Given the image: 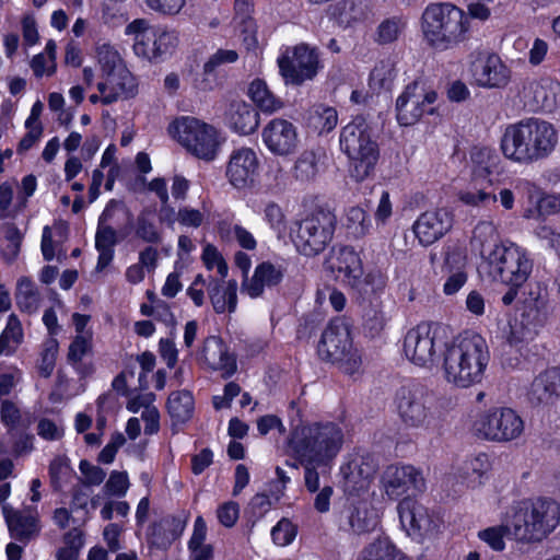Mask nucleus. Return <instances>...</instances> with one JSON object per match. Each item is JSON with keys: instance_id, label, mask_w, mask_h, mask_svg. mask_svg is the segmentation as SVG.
<instances>
[{"instance_id": "b1692460", "label": "nucleus", "mask_w": 560, "mask_h": 560, "mask_svg": "<svg viewBox=\"0 0 560 560\" xmlns=\"http://www.w3.org/2000/svg\"><path fill=\"white\" fill-rule=\"evenodd\" d=\"M523 100L532 110L551 113L560 106V84L549 79L529 81L523 88Z\"/></svg>"}, {"instance_id": "4be33fe9", "label": "nucleus", "mask_w": 560, "mask_h": 560, "mask_svg": "<svg viewBox=\"0 0 560 560\" xmlns=\"http://www.w3.org/2000/svg\"><path fill=\"white\" fill-rule=\"evenodd\" d=\"M544 308L545 298L539 293L534 306L529 303L526 305L522 319L510 323L505 338L511 346H518L534 339L537 334V327L545 319Z\"/></svg>"}, {"instance_id": "49530a36", "label": "nucleus", "mask_w": 560, "mask_h": 560, "mask_svg": "<svg viewBox=\"0 0 560 560\" xmlns=\"http://www.w3.org/2000/svg\"><path fill=\"white\" fill-rule=\"evenodd\" d=\"M167 409L172 419L176 422H185L194 411V398L188 390H178L170 395Z\"/></svg>"}, {"instance_id": "c85d7f7f", "label": "nucleus", "mask_w": 560, "mask_h": 560, "mask_svg": "<svg viewBox=\"0 0 560 560\" xmlns=\"http://www.w3.org/2000/svg\"><path fill=\"white\" fill-rule=\"evenodd\" d=\"M284 277V269L280 265H273L269 261L259 264L250 279H244L242 282V292L252 299L262 294L265 288H271L279 284Z\"/></svg>"}, {"instance_id": "423d86ee", "label": "nucleus", "mask_w": 560, "mask_h": 560, "mask_svg": "<svg viewBox=\"0 0 560 560\" xmlns=\"http://www.w3.org/2000/svg\"><path fill=\"white\" fill-rule=\"evenodd\" d=\"M168 132L188 153L205 162L214 161L225 142L220 129L195 117L174 120Z\"/></svg>"}, {"instance_id": "ddd939ff", "label": "nucleus", "mask_w": 560, "mask_h": 560, "mask_svg": "<svg viewBox=\"0 0 560 560\" xmlns=\"http://www.w3.org/2000/svg\"><path fill=\"white\" fill-rule=\"evenodd\" d=\"M396 406L399 418L409 428L429 425L432 412V397L419 385L402 386L396 394Z\"/></svg>"}, {"instance_id": "6e6d98bb", "label": "nucleus", "mask_w": 560, "mask_h": 560, "mask_svg": "<svg viewBox=\"0 0 560 560\" xmlns=\"http://www.w3.org/2000/svg\"><path fill=\"white\" fill-rule=\"evenodd\" d=\"M96 58L102 74L109 71L127 69L118 50L110 44H100L96 48Z\"/></svg>"}, {"instance_id": "f704fd0d", "label": "nucleus", "mask_w": 560, "mask_h": 560, "mask_svg": "<svg viewBox=\"0 0 560 560\" xmlns=\"http://www.w3.org/2000/svg\"><path fill=\"white\" fill-rule=\"evenodd\" d=\"M229 125L231 129L240 135L254 132L258 125L257 112L243 101L233 102L230 106Z\"/></svg>"}, {"instance_id": "09e8293b", "label": "nucleus", "mask_w": 560, "mask_h": 560, "mask_svg": "<svg viewBox=\"0 0 560 560\" xmlns=\"http://www.w3.org/2000/svg\"><path fill=\"white\" fill-rule=\"evenodd\" d=\"M400 551L387 537H378L361 552V560H398Z\"/></svg>"}, {"instance_id": "4d7b16f0", "label": "nucleus", "mask_w": 560, "mask_h": 560, "mask_svg": "<svg viewBox=\"0 0 560 560\" xmlns=\"http://www.w3.org/2000/svg\"><path fill=\"white\" fill-rule=\"evenodd\" d=\"M65 226L56 224L52 228L46 225L42 234V253L45 260H52L56 256V250L65 236Z\"/></svg>"}, {"instance_id": "5701e85b", "label": "nucleus", "mask_w": 560, "mask_h": 560, "mask_svg": "<svg viewBox=\"0 0 560 560\" xmlns=\"http://www.w3.org/2000/svg\"><path fill=\"white\" fill-rule=\"evenodd\" d=\"M125 35L131 38L136 57L156 65L158 27L145 19H136L126 25Z\"/></svg>"}, {"instance_id": "69168bd1", "label": "nucleus", "mask_w": 560, "mask_h": 560, "mask_svg": "<svg viewBox=\"0 0 560 560\" xmlns=\"http://www.w3.org/2000/svg\"><path fill=\"white\" fill-rule=\"evenodd\" d=\"M510 524L506 526H494L489 527L479 532V538L488 544L494 550H503L504 549V535L510 534L509 530Z\"/></svg>"}, {"instance_id": "4468645a", "label": "nucleus", "mask_w": 560, "mask_h": 560, "mask_svg": "<svg viewBox=\"0 0 560 560\" xmlns=\"http://www.w3.org/2000/svg\"><path fill=\"white\" fill-rule=\"evenodd\" d=\"M380 482L382 491L392 500H397L405 494H416L425 489L422 471L408 464L388 465L383 470Z\"/></svg>"}, {"instance_id": "5fc2aeb1", "label": "nucleus", "mask_w": 560, "mask_h": 560, "mask_svg": "<svg viewBox=\"0 0 560 560\" xmlns=\"http://www.w3.org/2000/svg\"><path fill=\"white\" fill-rule=\"evenodd\" d=\"M490 469V460L487 454L480 453L468 459L464 467V476L469 487H476L481 483L482 477Z\"/></svg>"}, {"instance_id": "0e129e2a", "label": "nucleus", "mask_w": 560, "mask_h": 560, "mask_svg": "<svg viewBox=\"0 0 560 560\" xmlns=\"http://www.w3.org/2000/svg\"><path fill=\"white\" fill-rule=\"evenodd\" d=\"M79 470L83 476L81 482L84 486H100L106 478V471L103 468L95 466L85 459L80 462Z\"/></svg>"}, {"instance_id": "cd10ccee", "label": "nucleus", "mask_w": 560, "mask_h": 560, "mask_svg": "<svg viewBox=\"0 0 560 560\" xmlns=\"http://www.w3.org/2000/svg\"><path fill=\"white\" fill-rule=\"evenodd\" d=\"M199 359L209 369L221 372L223 377L232 376L237 369L235 357L229 352L225 343L217 336H209L203 340Z\"/></svg>"}, {"instance_id": "58836bf2", "label": "nucleus", "mask_w": 560, "mask_h": 560, "mask_svg": "<svg viewBox=\"0 0 560 560\" xmlns=\"http://www.w3.org/2000/svg\"><path fill=\"white\" fill-rule=\"evenodd\" d=\"M253 103L265 114H272L283 107V102L277 97L264 80H254L248 88Z\"/></svg>"}, {"instance_id": "9b49d317", "label": "nucleus", "mask_w": 560, "mask_h": 560, "mask_svg": "<svg viewBox=\"0 0 560 560\" xmlns=\"http://www.w3.org/2000/svg\"><path fill=\"white\" fill-rule=\"evenodd\" d=\"M525 430L522 417L509 407H492L480 412L472 423V432L479 439L506 443L518 440Z\"/></svg>"}, {"instance_id": "4c0bfd02", "label": "nucleus", "mask_w": 560, "mask_h": 560, "mask_svg": "<svg viewBox=\"0 0 560 560\" xmlns=\"http://www.w3.org/2000/svg\"><path fill=\"white\" fill-rule=\"evenodd\" d=\"M93 351V335L75 336L68 348L67 359L74 370L81 375H88L92 369L83 363L86 355Z\"/></svg>"}, {"instance_id": "39448f33", "label": "nucleus", "mask_w": 560, "mask_h": 560, "mask_svg": "<svg viewBox=\"0 0 560 560\" xmlns=\"http://www.w3.org/2000/svg\"><path fill=\"white\" fill-rule=\"evenodd\" d=\"M481 268L493 281L522 287L533 271V260L525 248L502 242L485 253Z\"/></svg>"}, {"instance_id": "a878e982", "label": "nucleus", "mask_w": 560, "mask_h": 560, "mask_svg": "<svg viewBox=\"0 0 560 560\" xmlns=\"http://www.w3.org/2000/svg\"><path fill=\"white\" fill-rule=\"evenodd\" d=\"M97 90L103 95V104L109 105L119 98H128L137 93L136 78L128 69L105 72L97 83Z\"/></svg>"}, {"instance_id": "72a5a7b5", "label": "nucleus", "mask_w": 560, "mask_h": 560, "mask_svg": "<svg viewBox=\"0 0 560 560\" xmlns=\"http://www.w3.org/2000/svg\"><path fill=\"white\" fill-rule=\"evenodd\" d=\"M235 24L240 32L242 44L250 51L258 47L257 25L252 16L253 7L247 0H236L235 4Z\"/></svg>"}, {"instance_id": "aec40b11", "label": "nucleus", "mask_w": 560, "mask_h": 560, "mask_svg": "<svg viewBox=\"0 0 560 560\" xmlns=\"http://www.w3.org/2000/svg\"><path fill=\"white\" fill-rule=\"evenodd\" d=\"M261 138L267 149L279 156L292 154L299 145L298 128L282 118L271 119L264 127Z\"/></svg>"}, {"instance_id": "473e14b6", "label": "nucleus", "mask_w": 560, "mask_h": 560, "mask_svg": "<svg viewBox=\"0 0 560 560\" xmlns=\"http://www.w3.org/2000/svg\"><path fill=\"white\" fill-rule=\"evenodd\" d=\"M560 394V368H550L535 377L528 396L532 401L547 404Z\"/></svg>"}, {"instance_id": "3c124183", "label": "nucleus", "mask_w": 560, "mask_h": 560, "mask_svg": "<svg viewBox=\"0 0 560 560\" xmlns=\"http://www.w3.org/2000/svg\"><path fill=\"white\" fill-rule=\"evenodd\" d=\"M209 214L210 209L206 201H202L200 208H192L191 206L179 207L176 220L183 228L197 230L208 221Z\"/></svg>"}, {"instance_id": "79ce46f5", "label": "nucleus", "mask_w": 560, "mask_h": 560, "mask_svg": "<svg viewBox=\"0 0 560 560\" xmlns=\"http://www.w3.org/2000/svg\"><path fill=\"white\" fill-rule=\"evenodd\" d=\"M378 524L377 514L368 503L355 505L349 515V525L354 534L361 535L372 532Z\"/></svg>"}, {"instance_id": "7c9ffc66", "label": "nucleus", "mask_w": 560, "mask_h": 560, "mask_svg": "<svg viewBox=\"0 0 560 560\" xmlns=\"http://www.w3.org/2000/svg\"><path fill=\"white\" fill-rule=\"evenodd\" d=\"M458 200L467 207L480 208L494 205L498 200L492 180L472 176L470 184L458 192Z\"/></svg>"}, {"instance_id": "a18cd8bd", "label": "nucleus", "mask_w": 560, "mask_h": 560, "mask_svg": "<svg viewBox=\"0 0 560 560\" xmlns=\"http://www.w3.org/2000/svg\"><path fill=\"white\" fill-rule=\"evenodd\" d=\"M334 10L340 22L347 24L366 19L370 12L368 0H341Z\"/></svg>"}, {"instance_id": "7ed1b4c3", "label": "nucleus", "mask_w": 560, "mask_h": 560, "mask_svg": "<svg viewBox=\"0 0 560 560\" xmlns=\"http://www.w3.org/2000/svg\"><path fill=\"white\" fill-rule=\"evenodd\" d=\"M343 443L342 428L331 421L300 423L288 439V446L300 463L319 465H329Z\"/></svg>"}, {"instance_id": "864d4df0", "label": "nucleus", "mask_w": 560, "mask_h": 560, "mask_svg": "<svg viewBox=\"0 0 560 560\" xmlns=\"http://www.w3.org/2000/svg\"><path fill=\"white\" fill-rule=\"evenodd\" d=\"M178 45L179 36L175 30L158 27L156 63L170 59L176 52Z\"/></svg>"}, {"instance_id": "bf43d9fd", "label": "nucleus", "mask_w": 560, "mask_h": 560, "mask_svg": "<svg viewBox=\"0 0 560 560\" xmlns=\"http://www.w3.org/2000/svg\"><path fill=\"white\" fill-rule=\"evenodd\" d=\"M395 68L392 61L382 60L372 70L370 74V84L373 88L388 89L395 79Z\"/></svg>"}, {"instance_id": "052dcab7", "label": "nucleus", "mask_w": 560, "mask_h": 560, "mask_svg": "<svg viewBox=\"0 0 560 560\" xmlns=\"http://www.w3.org/2000/svg\"><path fill=\"white\" fill-rule=\"evenodd\" d=\"M404 28L405 23L400 19L384 20L377 26L375 40L382 45L390 44L398 39Z\"/></svg>"}, {"instance_id": "f8f14e48", "label": "nucleus", "mask_w": 560, "mask_h": 560, "mask_svg": "<svg viewBox=\"0 0 560 560\" xmlns=\"http://www.w3.org/2000/svg\"><path fill=\"white\" fill-rule=\"evenodd\" d=\"M277 62L287 85L300 86L313 81L323 69L317 48L306 43L287 47Z\"/></svg>"}, {"instance_id": "f3484780", "label": "nucleus", "mask_w": 560, "mask_h": 560, "mask_svg": "<svg viewBox=\"0 0 560 560\" xmlns=\"http://www.w3.org/2000/svg\"><path fill=\"white\" fill-rule=\"evenodd\" d=\"M455 221L454 212L439 207L422 212L412 224V231L422 246H430L447 234Z\"/></svg>"}, {"instance_id": "680f3d73", "label": "nucleus", "mask_w": 560, "mask_h": 560, "mask_svg": "<svg viewBox=\"0 0 560 560\" xmlns=\"http://www.w3.org/2000/svg\"><path fill=\"white\" fill-rule=\"evenodd\" d=\"M296 534V526L288 518L280 520L271 529L272 541L279 547L291 545Z\"/></svg>"}, {"instance_id": "6ab92c4d", "label": "nucleus", "mask_w": 560, "mask_h": 560, "mask_svg": "<svg viewBox=\"0 0 560 560\" xmlns=\"http://www.w3.org/2000/svg\"><path fill=\"white\" fill-rule=\"evenodd\" d=\"M327 262L338 280L352 289L361 290L364 283L363 265L353 247L340 246L334 248Z\"/></svg>"}, {"instance_id": "412c9836", "label": "nucleus", "mask_w": 560, "mask_h": 560, "mask_svg": "<svg viewBox=\"0 0 560 560\" xmlns=\"http://www.w3.org/2000/svg\"><path fill=\"white\" fill-rule=\"evenodd\" d=\"M352 350L348 326L341 320H332L324 330L318 343V354L323 360L342 361Z\"/></svg>"}, {"instance_id": "e433bc0d", "label": "nucleus", "mask_w": 560, "mask_h": 560, "mask_svg": "<svg viewBox=\"0 0 560 560\" xmlns=\"http://www.w3.org/2000/svg\"><path fill=\"white\" fill-rule=\"evenodd\" d=\"M343 226L348 238L361 240L372 230L370 214L361 207H350L345 214Z\"/></svg>"}, {"instance_id": "c03bdc74", "label": "nucleus", "mask_w": 560, "mask_h": 560, "mask_svg": "<svg viewBox=\"0 0 560 560\" xmlns=\"http://www.w3.org/2000/svg\"><path fill=\"white\" fill-rule=\"evenodd\" d=\"M308 124L318 133H328L338 124V113L335 107L317 104L310 112Z\"/></svg>"}, {"instance_id": "e2e57ef3", "label": "nucleus", "mask_w": 560, "mask_h": 560, "mask_svg": "<svg viewBox=\"0 0 560 560\" xmlns=\"http://www.w3.org/2000/svg\"><path fill=\"white\" fill-rule=\"evenodd\" d=\"M202 261L209 270L215 268L221 279L228 276L229 268L226 261L214 245L207 244L203 247Z\"/></svg>"}, {"instance_id": "6e6552de", "label": "nucleus", "mask_w": 560, "mask_h": 560, "mask_svg": "<svg viewBox=\"0 0 560 560\" xmlns=\"http://www.w3.org/2000/svg\"><path fill=\"white\" fill-rule=\"evenodd\" d=\"M421 30L429 45L445 49L463 38L467 18L451 3H432L422 13Z\"/></svg>"}, {"instance_id": "774afa93", "label": "nucleus", "mask_w": 560, "mask_h": 560, "mask_svg": "<svg viewBox=\"0 0 560 560\" xmlns=\"http://www.w3.org/2000/svg\"><path fill=\"white\" fill-rule=\"evenodd\" d=\"M268 187L275 191H283L289 184V175L279 163L271 165L267 172Z\"/></svg>"}, {"instance_id": "393cba45", "label": "nucleus", "mask_w": 560, "mask_h": 560, "mask_svg": "<svg viewBox=\"0 0 560 560\" xmlns=\"http://www.w3.org/2000/svg\"><path fill=\"white\" fill-rule=\"evenodd\" d=\"M472 78L480 88L503 89L511 80V70L498 55L490 54L474 63Z\"/></svg>"}, {"instance_id": "2f4dec72", "label": "nucleus", "mask_w": 560, "mask_h": 560, "mask_svg": "<svg viewBox=\"0 0 560 560\" xmlns=\"http://www.w3.org/2000/svg\"><path fill=\"white\" fill-rule=\"evenodd\" d=\"M208 293L215 313H233L237 306V282L211 279Z\"/></svg>"}, {"instance_id": "a211bd4d", "label": "nucleus", "mask_w": 560, "mask_h": 560, "mask_svg": "<svg viewBox=\"0 0 560 560\" xmlns=\"http://www.w3.org/2000/svg\"><path fill=\"white\" fill-rule=\"evenodd\" d=\"M259 158L250 148H238L231 152L225 166V177L235 189L252 187L259 173Z\"/></svg>"}, {"instance_id": "ea45409f", "label": "nucleus", "mask_w": 560, "mask_h": 560, "mask_svg": "<svg viewBox=\"0 0 560 560\" xmlns=\"http://www.w3.org/2000/svg\"><path fill=\"white\" fill-rule=\"evenodd\" d=\"M319 172L320 156L313 150H305L295 160L292 176L295 180L307 184L314 182Z\"/></svg>"}, {"instance_id": "de8ad7c7", "label": "nucleus", "mask_w": 560, "mask_h": 560, "mask_svg": "<svg viewBox=\"0 0 560 560\" xmlns=\"http://www.w3.org/2000/svg\"><path fill=\"white\" fill-rule=\"evenodd\" d=\"M498 234L495 226L491 222H479L472 232L471 246L478 250L482 261H485V253L491 250L497 245Z\"/></svg>"}, {"instance_id": "1a4fd4ad", "label": "nucleus", "mask_w": 560, "mask_h": 560, "mask_svg": "<svg viewBox=\"0 0 560 560\" xmlns=\"http://www.w3.org/2000/svg\"><path fill=\"white\" fill-rule=\"evenodd\" d=\"M337 218L329 211L318 209L295 223L291 238L296 250L306 257L323 253L331 243L336 231Z\"/></svg>"}, {"instance_id": "13d9d810", "label": "nucleus", "mask_w": 560, "mask_h": 560, "mask_svg": "<svg viewBox=\"0 0 560 560\" xmlns=\"http://www.w3.org/2000/svg\"><path fill=\"white\" fill-rule=\"evenodd\" d=\"M471 160L475 163L472 176L488 178L497 165L498 156L491 149L480 148L471 153Z\"/></svg>"}, {"instance_id": "2eb2a0df", "label": "nucleus", "mask_w": 560, "mask_h": 560, "mask_svg": "<svg viewBox=\"0 0 560 560\" xmlns=\"http://www.w3.org/2000/svg\"><path fill=\"white\" fill-rule=\"evenodd\" d=\"M397 511L400 524L410 537H431L443 526V521L438 514L429 512L425 506L410 498L401 500Z\"/></svg>"}, {"instance_id": "37998d69", "label": "nucleus", "mask_w": 560, "mask_h": 560, "mask_svg": "<svg viewBox=\"0 0 560 560\" xmlns=\"http://www.w3.org/2000/svg\"><path fill=\"white\" fill-rule=\"evenodd\" d=\"M23 328L15 314L8 317L7 325L0 334V355L13 354L23 341Z\"/></svg>"}, {"instance_id": "dca6fc26", "label": "nucleus", "mask_w": 560, "mask_h": 560, "mask_svg": "<svg viewBox=\"0 0 560 560\" xmlns=\"http://www.w3.org/2000/svg\"><path fill=\"white\" fill-rule=\"evenodd\" d=\"M438 98L433 90L420 83L409 84L396 101L397 121L401 126H412L424 114H433L432 105Z\"/></svg>"}, {"instance_id": "338daca9", "label": "nucleus", "mask_w": 560, "mask_h": 560, "mask_svg": "<svg viewBox=\"0 0 560 560\" xmlns=\"http://www.w3.org/2000/svg\"><path fill=\"white\" fill-rule=\"evenodd\" d=\"M129 478L126 471L114 470L105 483V491L109 495L124 497L129 489Z\"/></svg>"}, {"instance_id": "9d476101", "label": "nucleus", "mask_w": 560, "mask_h": 560, "mask_svg": "<svg viewBox=\"0 0 560 560\" xmlns=\"http://www.w3.org/2000/svg\"><path fill=\"white\" fill-rule=\"evenodd\" d=\"M444 330L433 323L422 322L410 328L402 342L405 357L415 365L432 369L440 362L446 346Z\"/></svg>"}, {"instance_id": "f03ea898", "label": "nucleus", "mask_w": 560, "mask_h": 560, "mask_svg": "<svg viewBox=\"0 0 560 560\" xmlns=\"http://www.w3.org/2000/svg\"><path fill=\"white\" fill-rule=\"evenodd\" d=\"M558 142V129L552 122L527 117L505 128L500 149L508 160L527 165L549 158Z\"/></svg>"}, {"instance_id": "0eeeda50", "label": "nucleus", "mask_w": 560, "mask_h": 560, "mask_svg": "<svg viewBox=\"0 0 560 560\" xmlns=\"http://www.w3.org/2000/svg\"><path fill=\"white\" fill-rule=\"evenodd\" d=\"M340 148L351 162V175L358 182L364 180L378 160V145L372 138L366 120L354 117L340 133Z\"/></svg>"}, {"instance_id": "bb28decb", "label": "nucleus", "mask_w": 560, "mask_h": 560, "mask_svg": "<svg viewBox=\"0 0 560 560\" xmlns=\"http://www.w3.org/2000/svg\"><path fill=\"white\" fill-rule=\"evenodd\" d=\"M377 467L375 458L371 455L355 456L340 467L345 491L352 494L369 487Z\"/></svg>"}, {"instance_id": "c9c22d12", "label": "nucleus", "mask_w": 560, "mask_h": 560, "mask_svg": "<svg viewBox=\"0 0 560 560\" xmlns=\"http://www.w3.org/2000/svg\"><path fill=\"white\" fill-rule=\"evenodd\" d=\"M465 256L460 250H453L446 254L445 267L450 269L443 291L446 295L457 293L467 282V273L464 270Z\"/></svg>"}, {"instance_id": "f257e3e1", "label": "nucleus", "mask_w": 560, "mask_h": 560, "mask_svg": "<svg viewBox=\"0 0 560 560\" xmlns=\"http://www.w3.org/2000/svg\"><path fill=\"white\" fill-rule=\"evenodd\" d=\"M489 361L487 341L476 332H465L446 342L440 360L444 380L458 388L480 384Z\"/></svg>"}, {"instance_id": "8fccbe9b", "label": "nucleus", "mask_w": 560, "mask_h": 560, "mask_svg": "<svg viewBox=\"0 0 560 560\" xmlns=\"http://www.w3.org/2000/svg\"><path fill=\"white\" fill-rule=\"evenodd\" d=\"M136 236L149 244H161L163 241L162 231L155 223L154 215L150 211H142L136 222Z\"/></svg>"}, {"instance_id": "603ef678", "label": "nucleus", "mask_w": 560, "mask_h": 560, "mask_svg": "<svg viewBox=\"0 0 560 560\" xmlns=\"http://www.w3.org/2000/svg\"><path fill=\"white\" fill-rule=\"evenodd\" d=\"M560 213V194L542 192L537 196L534 207L527 210V218L546 219Z\"/></svg>"}, {"instance_id": "a19ab883", "label": "nucleus", "mask_w": 560, "mask_h": 560, "mask_svg": "<svg viewBox=\"0 0 560 560\" xmlns=\"http://www.w3.org/2000/svg\"><path fill=\"white\" fill-rule=\"evenodd\" d=\"M15 299L20 310L28 314L37 312L42 302V296L36 284L26 277L19 279Z\"/></svg>"}, {"instance_id": "c756f323", "label": "nucleus", "mask_w": 560, "mask_h": 560, "mask_svg": "<svg viewBox=\"0 0 560 560\" xmlns=\"http://www.w3.org/2000/svg\"><path fill=\"white\" fill-rule=\"evenodd\" d=\"M3 513L11 536L20 541H28L39 533L38 518L36 513L31 511H15L8 506L3 508Z\"/></svg>"}, {"instance_id": "20e7f679", "label": "nucleus", "mask_w": 560, "mask_h": 560, "mask_svg": "<svg viewBox=\"0 0 560 560\" xmlns=\"http://www.w3.org/2000/svg\"><path fill=\"white\" fill-rule=\"evenodd\" d=\"M560 523V504L548 498L520 503L510 522V535L521 542H540Z\"/></svg>"}]
</instances>
